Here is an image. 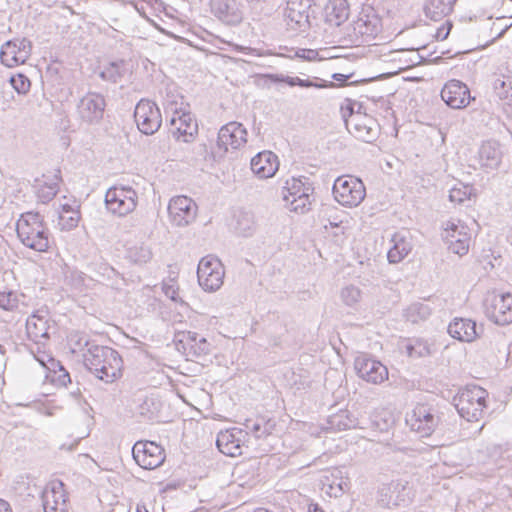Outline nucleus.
Listing matches in <instances>:
<instances>
[{"mask_svg":"<svg viewBox=\"0 0 512 512\" xmlns=\"http://www.w3.org/2000/svg\"><path fill=\"white\" fill-rule=\"evenodd\" d=\"M354 367L360 378L373 384L382 383L388 377L387 368L367 354L357 356Z\"/></svg>","mask_w":512,"mask_h":512,"instance_id":"aec40b11","label":"nucleus"},{"mask_svg":"<svg viewBox=\"0 0 512 512\" xmlns=\"http://www.w3.org/2000/svg\"><path fill=\"white\" fill-rule=\"evenodd\" d=\"M26 296L23 293L13 290H0V308L4 311L15 312L20 306H27Z\"/></svg>","mask_w":512,"mask_h":512,"instance_id":"72a5a7b5","label":"nucleus"},{"mask_svg":"<svg viewBox=\"0 0 512 512\" xmlns=\"http://www.w3.org/2000/svg\"><path fill=\"white\" fill-rule=\"evenodd\" d=\"M340 298L346 306L356 308L361 301L362 292L359 287L348 285L341 289Z\"/></svg>","mask_w":512,"mask_h":512,"instance_id":"58836bf2","label":"nucleus"},{"mask_svg":"<svg viewBox=\"0 0 512 512\" xmlns=\"http://www.w3.org/2000/svg\"><path fill=\"white\" fill-rule=\"evenodd\" d=\"M55 181L51 183H44L39 189H38V198L43 202H49L52 200L58 193V176L55 175Z\"/></svg>","mask_w":512,"mask_h":512,"instance_id":"de8ad7c7","label":"nucleus"},{"mask_svg":"<svg viewBox=\"0 0 512 512\" xmlns=\"http://www.w3.org/2000/svg\"><path fill=\"white\" fill-rule=\"evenodd\" d=\"M442 236L451 252L460 256L468 252L470 236L467 227L461 221H447Z\"/></svg>","mask_w":512,"mask_h":512,"instance_id":"a211bd4d","label":"nucleus"},{"mask_svg":"<svg viewBox=\"0 0 512 512\" xmlns=\"http://www.w3.org/2000/svg\"><path fill=\"white\" fill-rule=\"evenodd\" d=\"M136 512H148L145 506H137Z\"/></svg>","mask_w":512,"mask_h":512,"instance_id":"338daca9","label":"nucleus"},{"mask_svg":"<svg viewBox=\"0 0 512 512\" xmlns=\"http://www.w3.org/2000/svg\"><path fill=\"white\" fill-rule=\"evenodd\" d=\"M97 273L108 280L117 277L116 270L107 264H100L98 266Z\"/></svg>","mask_w":512,"mask_h":512,"instance_id":"864d4df0","label":"nucleus"},{"mask_svg":"<svg viewBox=\"0 0 512 512\" xmlns=\"http://www.w3.org/2000/svg\"><path fill=\"white\" fill-rule=\"evenodd\" d=\"M309 512H324L317 504L310 505Z\"/></svg>","mask_w":512,"mask_h":512,"instance_id":"0e129e2a","label":"nucleus"},{"mask_svg":"<svg viewBox=\"0 0 512 512\" xmlns=\"http://www.w3.org/2000/svg\"><path fill=\"white\" fill-rule=\"evenodd\" d=\"M326 22L331 26H340L349 17V5L346 0H330L325 9Z\"/></svg>","mask_w":512,"mask_h":512,"instance_id":"2f4dec72","label":"nucleus"},{"mask_svg":"<svg viewBox=\"0 0 512 512\" xmlns=\"http://www.w3.org/2000/svg\"><path fill=\"white\" fill-rule=\"evenodd\" d=\"M81 214L80 211H71V214H60L59 226L61 230L70 231L78 226Z\"/></svg>","mask_w":512,"mask_h":512,"instance_id":"09e8293b","label":"nucleus"},{"mask_svg":"<svg viewBox=\"0 0 512 512\" xmlns=\"http://www.w3.org/2000/svg\"><path fill=\"white\" fill-rule=\"evenodd\" d=\"M286 187L285 191L283 193H286L289 198L297 197L303 190H307V188H310L309 186L305 187L304 183L300 179L292 178L290 181H286Z\"/></svg>","mask_w":512,"mask_h":512,"instance_id":"8fccbe9b","label":"nucleus"},{"mask_svg":"<svg viewBox=\"0 0 512 512\" xmlns=\"http://www.w3.org/2000/svg\"><path fill=\"white\" fill-rule=\"evenodd\" d=\"M247 142V131L245 127L238 122H230L219 130L217 138V147L219 156L222 157L226 152L236 150Z\"/></svg>","mask_w":512,"mask_h":512,"instance_id":"dca6fc26","label":"nucleus"},{"mask_svg":"<svg viewBox=\"0 0 512 512\" xmlns=\"http://www.w3.org/2000/svg\"><path fill=\"white\" fill-rule=\"evenodd\" d=\"M242 431L237 428L220 431L217 435L216 445L219 451L227 456L236 457L242 454L240 435Z\"/></svg>","mask_w":512,"mask_h":512,"instance_id":"a878e982","label":"nucleus"},{"mask_svg":"<svg viewBox=\"0 0 512 512\" xmlns=\"http://www.w3.org/2000/svg\"><path fill=\"white\" fill-rule=\"evenodd\" d=\"M355 105L357 104H349L345 109L342 107V116L345 121V126L349 133L355 138L366 143H372L379 137V124L373 117L355 112Z\"/></svg>","mask_w":512,"mask_h":512,"instance_id":"20e7f679","label":"nucleus"},{"mask_svg":"<svg viewBox=\"0 0 512 512\" xmlns=\"http://www.w3.org/2000/svg\"><path fill=\"white\" fill-rule=\"evenodd\" d=\"M69 342H70L73 352L79 351V352H82V354L87 349H89V346H91L92 344H96L95 341H91L87 337V335L80 333V332L72 333L69 336Z\"/></svg>","mask_w":512,"mask_h":512,"instance_id":"37998d69","label":"nucleus"},{"mask_svg":"<svg viewBox=\"0 0 512 512\" xmlns=\"http://www.w3.org/2000/svg\"><path fill=\"white\" fill-rule=\"evenodd\" d=\"M42 500L44 512H67L68 505L62 482L53 483L51 489H46Z\"/></svg>","mask_w":512,"mask_h":512,"instance_id":"bb28decb","label":"nucleus"},{"mask_svg":"<svg viewBox=\"0 0 512 512\" xmlns=\"http://www.w3.org/2000/svg\"><path fill=\"white\" fill-rule=\"evenodd\" d=\"M269 77L273 82H285L291 87L299 86L302 88H311V87L325 88V87H333L334 86V84L332 82L328 83L327 81H324V80H322L321 82H314L309 79H301L299 77H291V76H286L283 74H271V75H269Z\"/></svg>","mask_w":512,"mask_h":512,"instance_id":"c9c22d12","label":"nucleus"},{"mask_svg":"<svg viewBox=\"0 0 512 512\" xmlns=\"http://www.w3.org/2000/svg\"><path fill=\"white\" fill-rule=\"evenodd\" d=\"M77 114L81 121L93 125L98 124L104 116L105 97L97 92H88L77 103Z\"/></svg>","mask_w":512,"mask_h":512,"instance_id":"ddd939ff","label":"nucleus"},{"mask_svg":"<svg viewBox=\"0 0 512 512\" xmlns=\"http://www.w3.org/2000/svg\"><path fill=\"white\" fill-rule=\"evenodd\" d=\"M152 399H145L142 403V405L139 407V413L144 416L147 419L153 418V413H149L148 409L146 407L149 406V404H152Z\"/></svg>","mask_w":512,"mask_h":512,"instance_id":"13d9d810","label":"nucleus"},{"mask_svg":"<svg viewBox=\"0 0 512 512\" xmlns=\"http://www.w3.org/2000/svg\"><path fill=\"white\" fill-rule=\"evenodd\" d=\"M211 10L215 17L227 25H237L243 19L236 0H212Z\"/></svg>","mask_w":512,"mask_h":512,"instance_id":"4be33fe9","label":"nucleus"},{"mask_svg":"<svg viewBox=\"0 0 512 512\" xmlns=\"http://www.w3.org/2000/svg\"><path fill=\"white\" fill-rule=\"evenodd\" d=\"M382 29L381 18L374 8L364 6L356 20L349 26L348 35L353 42H370Z\"/></svg>","mask_w":512,"mask_h":512,"instance_id":"39448f33","label":"nucleus"},{"mask_svg":"<svg viewBox=\"0 0 512 512\" xmlns=\"http://www.w3.org/2000/svg\"><path fill=\"white\" fill-rule=\"evenodd\" d=\"M176 104H177V103L175 102V105H176ZM170 109H171V110H173V111H174V113H175V114H177V115H180L179 113H180V111H182V108H179V109H178L176 106H175V107H173V103H171V104H170Z\"/></svg>","mask_w":512,"mask_h":512,"instance_id":"69168bd1","label":"nucleus"},{"mask_svg":"<svg viewBox=\"0 0 512 512\" xmlns=\"http://www.w3.org/2000/svg\"><path fill=\"white\" fill-rule=\"evenodd\" d=\"M251 170L260 179H267L275 175L279 168L277 155L271 151H262L251 159Z\"/></svg>","mask_w":512,"mask_h":512,"instance_id":"5701e85b","label":"nucleus"},{"mask_svg":"<svg viewBox=\"0 0 512 512\" xmlns=\"http://www.w3.org/2000/svg\"><path fill=\"white\" fill-rule=\"evenodd\" d=\"M345 491L344 487H337L336 483L332 482L328 485L327 493L333 497L341 496Z\"/></svg>","mask_w":512,"mask_h":512,"instance_id":"4d7b16f0","label":"nucleus"},{"mask_svg":"<svg viewBox=\"0 0 512 512\" xmlns=\"http://www.w3.org/2000/svg\"><path fill=\"white\" fill-rule=\"evenodd\" d=\"M332 78L336 81H339V82H344L346 81L349 76L348 75H344V74H340V73H335L333 74Z\"/></svg>","mask_w":512,"mask_h":512,"instance_id":"e2e57ef3","label":"nucleus"},{"mask_svg":"<svg viewBox=\"0 0 512 512\" xmlns=\"http://www.w3.org/2000/svg\"><path fill=\"white\" fill-rule=\"evenodd\" d=\"M85 367L98 379L105 383H112L121 376L122 358L119 353L99 344H92L83 353Z\"/></svg>","mask_w":512,"mask_h":512,"instance_id":"f257e3e1","label":"nucleus"},{"mask_svg":"<svg viewBox=\"0 0 512 512\" xmlns=\"http://www.w3.org/2000/svg\"><path fill=\"white\" fill-rule=\"evenodd\" d=\"M253 512H272V511L265 509V508H257Z\"/></svg>","mask_w":512,"mask_h":512,"instance_id":"774afa93","label":"nucleus"},{"mask_svg":"<svg viewBox=\"0 0 512 512\" xmlns=\"http://www.w3.org/2000/svg\"><path fill=\"white\" fill-rule=\"evenodd\" d=\"M49 314L45 309H39L26 320V331L30 340L39 343L41 339H48Z\"/></svg>","mask_w":512,"mask_h":512,"instance_id":"b1692460","label":"nucleus"},{"mask_svg":"<svg viewBox=\"0 0 512 512\" xmlns=\"http://www.w3.org/2000/svg\"><path fill=\"white\" fill-rule=\"evenodd\" d=\"M138 204V194L130 186L115 185L105 194V205L108 211L119 217L132 213Z\"/></svg>","mask_w":512,"mask_h":512,"instance_id":"423d86ee","label":"nucleus"},{"mask_svg":"<svg viewBox=\"0 0 512 512\" xmlns=\"http://www.w3.org/2000/svg\"><path fill=\"white\" fill-rule=\"evenodd\" d=\"M481 332L482 327L468 318H455L448 326L450 336L462 342L474 341Z\"/></svg>","mask_w":512,"mask_h":512,"instance_id":"393cba45","label":"nucleus"},{"mask_svg":"<svg viewBox=\"0 0 512 512\" xmlns=\"http://www.w3.org/2000/svg\"><path fill=\"white\" fill-rule=\"evenodd\" d=\"M432 309L428 304L416 302L409 305L405 311L404 316L407 321L411 323H418L429 318Z\"/></svg>","mask_w":512,"mask_h":512,"instance_id":"4c0bfd02","label":"nucleus"},{"mask_svg":"<svg viewBox=\"0 0 512 512\" xmlns=\"http://www.w3.org/2000/svg\"><path fill=\"white\" fill-rule=\"evenodd\" d=\"M472 187L464 184H459L452 187L449 191V200L451 202L462 204L471 196Z\"/></svg>","mask_w":512,"mask_h":512,"instance_id":"c03bdc74","label":"nucleus"},{"mask_svg":"<svg viewBox=\"0 0 512 512\" xmlns=\"http://www.w3.org/2000/svg\"><path fill=\"white\" fill-rule=\"evenodd\" d=\"M136 463L143 469L152 470L163 464L164 449L153 441H137L132 448Z\"/></svg>","mask_w":512,"mask_h":512,"instance_id":"4468645a","label":"nucleus"},{"mask_svg":"<svg viewBox=\"0 0 512 512\" xmlns=\"http://www.w3.org/2000/svg\"><path fill=\"white\" fill-rule=\"evenodd\" d=\"M451 28H452V23L447 21L444 25H442L441 27H439L437 29L436 34H435L436 39L441 40V41L447 39Z\"/></svg>","mask_w":512,"mask_h":512,"instance_id":"6e6d98bb","label":"nucleus"},{"mask_svg":"<svg viewBox=\"0 0 512 512\" xmlns=\"http://www.w3.org/2000/svg\"><path fill=\"white\" fill-rule=\"evenodd\" d=\"M487 317L498 325L512 323V295L510 293L489 295L484 303Z\"/></svg>","mask_w":512,"mask_h":512,"instance_id":"f8f14e48","label":"nucleus"},{"mask_svg":"<svg viewBox=\"0 0 512 512\" xmlns=\"http://www.w3.org/2000/svg\"><path fill=\"white\" fill-rule=\"evenodd\" d=\"M17 237L27 248L47 252L50 248V233L43 216L38 212L22 213L16 222Z\"/></svg>","mask_w":512,"mask_h":512,"instance_id":"f03ea898","label":"nucleus"},{"mask_svg":"<svg viewBox=\"0 0 512 512\" xmlns=\"http://www.w3.org/2000/svg\"><path fill=\"white\" fill-rule=\"evenodd\" d=\"M493 89L499 99L512 98V80L509 77H498L494 80Z\"/></svg>","mask_w":512,"mask_h":512,"instance_id":"79ce46f5","label":"nucleus"},{"mask_svg":"<svg viewBox=\"0 0 512 512\" xmlns=\"http://www.w3.org/2000/svg\"><path fill=\"white\" fill-rule=\"evenodd\" d=\"M295 55L305 61L322 60L324 57L319 55V51L315 49H299Z\"/></svg>","mask_w":512,"mask_h":512,"instance_id":"603ef678","label":"nucleus"},{"mask_svg":"<svg viewBox=\"0 0 512 512\" xmlns=\"http://www.w3.org/2000/svg\"><path fill=\"white\" fill-rule=\"evenodd\" d=\"M225 275L221 261L213 256L203 257L198 264L197 278L199 285L207 292H214L223 285Z\"/></svg>","mask_w":512,"mask_h":512,"instance_id":"6e6552de","label":"nucleus"},{"mask_svg":"<svg viewBox=\"0 0 512 512\" xmlns=\"http://www.w3.org/2000/svg\"><path fill=\"white\" fill-rule=\"evenodd\" d=\"M0 512H12L8 502L3 499H0Z\"/></svg>","mask_w":512,"mask_h":512,"instance_id":"680f3d73","label":"nucleus"},{"mask_svg":"<svg viewBox=\"0 0 512 512\" xmlns=\"http://www.w3.org/2000/svg\"><path fill=\"white\" fill-rule=\"evenodd\" d=\"M333 195L337 202L343 206H358L365 197L363 182L354 177H339L333 185Z\"/></svg>","mask_w":512,"mask_h":512,"instance_id":"1a4fd4ad","label":"nucleus"},{"mask_svg":"<svg viewBox=\"0 0 512 512\" xmlns=\"http://www.w3.org/2000/svg\"><path fill=\"white\" fill-rule=\"evenodd\" d=\"M312 3L313 0H287L284 16L290 30L305 32L310 27Z\"/></svg>","mask_w":512,"mask_h":512,"instance_id":"2eb2a0df","label":"nucleus"},{"mask_svg":"<svg viewBox=\"0 0 512 512\" xmlns=\"http://www.w3.org/2000/svg\"><path fill=\"white\" fill-rule=\"evenodd\" d=\"M256 229L255 216L252 212L240 211L236 215L235 230L242 236H251Z\"/></svg>","mask_w":512,"mask_h":512,"instance_id":"e433bc0d","label":"nucleus"},{"mask_svg":"<svg viewBox=\"0 0 512 512\" xmlns=\"http://www.w3.org/2000/svg\"><path fill=\"white\" fill-rule=\"evenodd\" d=\"M10 83L19 94H26L29 91L31 85L28 77L23 74L12 76L10 78Z\"/></svg>","mask_w":512,"mask_h":512,"instance_id":"3c124183","label":"nucleus"},{"mask_svg":"<svg viewBox=\"0 0 512 512\" xmlns=\"http://www.w3.org/2000/svg\"><path fill=\"white\" fill-rule=\"evenodd\" d=\"M170 123L172 126H176L175 131L172 132L174 137L178 140L182 137L183 142H190L194 134L197 133V123L190 113L182 111L178 118L173 116Z\"/></svg>","mask_w":512,"mask_h":512,"instance_id":"c85d7f7f","label":"nucleus"},{"mask_svg":"<svg viewBox=\"0 0 512 512\" xmlns=\"http://www.w3.org/2000/svg\"><path fill=\"white\" fill-rule=\"evenodd\" d=\"M441 417L437 409L426 405L418 404L407 413L406 424L420 437H429L440 423Z\"/></svg>","mask_w":512,"mask_h":512,"instance_id":"0eeeda50","label":"nucleus"},{"mask_svg":"<svg viewBox=\"0 0 512 512\" xmlns=\"http://www.w3.org/2000/svg\"><path fill=\"white\" fill-rule=\"evenodd\" d=\"M123 62H112L101 71L100 77L105 81L117 83L122 78Z\"/></svg>","mask_w":512,"mask_h":512,"instance_id":"a18cd8bd","label":"nucleus"},{"mask_svg":"<svg viewBox=\"0 0 512 512\" xmlns=\"http://www.w3.org/2000/svg\"><path fill=\"white\" fill-rule=\"evenodd\" d=\"M487 391L479 386H467L454 398L455 408L467 421L480 420L486 408Z\"/></svg>","mask_w":512,"mask_h":512,"instance_id":"7ed1b4c3","label":"nucleus"},{"mask_svg":"<svg viewBox=\"0 0 512 512\" xmlns=\"http://www.w3.org/2000/svg\"><path fill=\"white\" fill-rule=\"evenodd\" d=\"M58 369H53L49 372L47 375V378L50 379V381L59 387H65L68 383L71 382L70 375L68 371L61 366L59 363L57 364Z\"/></svg>","mask_w":512,"mask_h":512,"instance_id":"49530a36","label":"nucleus"},{"mask_svg":"<svg viewBox=\"0 0 512 512\" xmlns=\"http://www.w3.org/2000/svg\"><path fill=\"white\" fill-rule=\"evenodd\" d=\"M134 118L139 131L145 135H153L161 127L160 109L150 100L142 99L137 103Z\"/></svg>","mask_w":512,"mask_h":512,"instance_id":"9b49d317","label":"nucleus"},{"mask_svg":"<svg viewBox=\"0 0 512 512\" xmlns=\"http://www.w3.org/2000/svg\"><path fill=\"white\" fill-rule=\"evenodd\" d=\"M441 98L453 109L465 108L472 99L467 85L455 79L444 85L441 90Z\"/></svg>","mask_w":512,"mask_h":512,"instance_id":"412c9836","label":"nucleus"},{"mask_svg":"<svg viewBox=\"0 0 512 512\" xmlns=\"http://www.w3.org/2000/svg\"><path fill=\"white\" fill-rule=\"evenodd\" d=\"M169 218L173 224L182 227L190 224L196 218L197 206L187 196L173 197L168 205Z\"/></svg>","mask_w":512,"mask_h":512,"instance_id":"6ab92c4d","label":"nucleus"},{"mask_svg":"<svg viewBox=\"0 0 512 512\" xmlns=\"http://www.w3.org/2000/svg\"><path fill=\"white\" fill-rule=\"evenodd\" d=\"M176 337L178 342L182 343L184 347H188L195 356L207 355L211 351L210 343L196 332H181Z\"/></svg>","mask_w":512,"mask_h":512,"instance_id":"c756f323","label":"nucleus"},{"mask_svg":"<svg viewBox=\"0 0 512 512\" xmlns=\"http://www.w3.org/2000/svg\"><path fill=\"white\" fill-rule=\"evenodd\" d=\"M406 352L410 357H426L431 354V346L426 340L414 339L406 345Z\"/></svg>","mask_w":512,"mask_h":512,"instance_id":"ea45409f","label":"nucleus"},{"mask_svg":"<svg viewBox=\"0 0 512 512\" xmlns=\"http://www.w3.org/2000/svg\"><path fill=\"white\" fill-rule=\"evenodd\" d=\"M244 426L247 433H251L255 438L260 439L272 433L275 422L271 419L266 420L263 417H259L255 420H246Z\"/></svg>","mask_w":512,"mask_h":512,"instance_id":"f704fd0d","label":"nucleus"},{"mask_svg":"<svg viewBox=\"0 0 512 512\" xmlns=\"http://www.w3.org/2000/svg\"><path fill=\"white\" fill-rule=\"evenodd\" d=\"M457 0H426L424 14L432 21H441L452 13Z\"/></svg>","mask_w":512,"mask_h":512,"instance_id":"7c9ffc66","label":"nucleus"},{"mask_svg":"<svg viewBox=\"0 0 512 512\" xmlns=\"http://www.w3.org/2000/svg\"><path fill=\"white\" fill-rule=\"evenodd\" d=\"M479 163L486 169H496L502 161V150L497 141L484 142L478 152Z\"/></svg>","mask_w":512,"mask_h":512,"instance_id":"cd10ccee","label":"nucleus"},{"mask_svg":"<svg viewBox=\"0 0 512 512\" xmlns=\"http://www.w3.org/2000/svg\"><path fill=\"white\" fill-rule=\"evenodd\" d=\"M413 497V490L406 480H393L378 491V503L384 508L407 505Z\"/></svg>","mask_w":512,"mask_h":512,"instance_id":"9d476101","label":"nucleus"},{"mask_svg":"<svg viewBox=\"0 0 512 512\" xmlns=\"http://www.w3.org/2000/svg\"><path fill=\"white\" fill-rule=\"evenodd\" d=\"M31 51L32 43L27 38L7 41L0 51L1 63L10 68L24 64L29 59Z\"/></svg>","mask_w":512,"mask_h":512,"instance_id":"f3484780","label":"nucleus"},{"mask_svg":"<svg viewBox=\"0 0 512 512\" xmlns=\"http://www.w3.org/2000/svg\"><path fill=\"white\" fill-rule=\"evenodd\" d=\"M393 247L387 253L389 262L398 263L402 261L412 250V244L404 236L400 234L394 235Z\"/></svg>","mask_w":512,"mask_h":512,"instance_id":"473e14b6","label":"nucleus"},{"mask_svg":"<svg viewBox=\"0 0 512 512\" xmlns=\"http://www.w3.org/2000/svg\"><path fill=\"white\" fill-rule=\"evenodd\" d=\"M79 205H70V204H63L62 205V211L60 214H71V211H80Z\"/></svg>","mask_w":512,"mask_h":512,"instance_id":"052dcab7","label":"nucleus"},{"mask_svg":"<svg viewBox=\"0 0 512 512\" xmlns=\"http://www.w3.org/2000/svg\"><path fill=\"white\" fill-rule=\"evenodd\" d=\"M311 188H307V190H303L301 194H299L297 197H294L292 199L289 198V196L286 195V193H283V199L286 202H289L291 205V210L295 212L304 213L309 209L310 200H309V191Z\"/></svg>","mask_w":512,"mask_h":512,"instance_id":"a19ab883","label":"nucleus"},{"mask_svg":"<svg viewBox=\"0 0 512 512\" xmlns=\"http://www.w3.org/2000/svg\"><path fill=\"white\" fill-rule=\"evenodd\" d=\"M163 290L167 297H169L170 299H172L174 301L176 300L177 291L172 285L164 286Z\"/></svg>","mask_w":512,"mask_h":512,"instance_id":"bf43d9fd","label":"nucleus"},{"mask_svg":"<svg viewBox=\"0 0 512 512\" xmlns=\"http://www.w3.org/2000/svg\"><path fill=\"white\" fill-rule=\"evenodd\" d=\"M132 258L136 263H146L151 258V252L148 248L140 247L138 251H135V254L132 255Z\"/></svg>","mask_w":512,"mask_h":512,"instance_id":"5fc2aeb1","label":"nucleus"}]
</instances>
